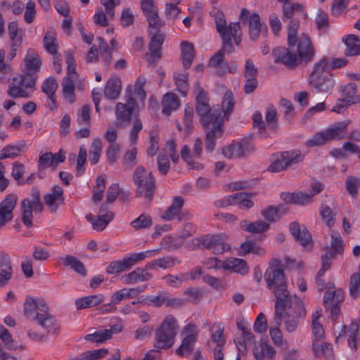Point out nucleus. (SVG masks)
Here are the masks:
<instances>
[{
	"label": "nucleus",
	"mask_w": 360,
	"mask_h": 360,
	"mask_svg": "<svg viewBox=\"0 0 360 360\" xmlns=\"http://www.w3.org/2000/svg\"><path fill=\"white\" fill-rule=\"evenodd\" d=\"M272 55L275 63H282L288 68H295L302 62H311L315 55V50L310 38L305 34L300 37L297 44V54L292 53L288 48L276 47Z\"/></svg>",
	"instance_id": "nucleus-1"
},
{
	"label": "nucleus",
	"mask_w": 360,
	"mask_h": 360,
	"mask_svg": "<svg viewBox=\"0 0 360 360\" xmlns=\"http://www.w3.org/2000/svg\"><path fill=\"white\" fill-rule=\"evenodd\" d=\"M24 314L28 319L34 320L47 333H58V322L56 318L49 313V307L43 298L27 297L24 304Z\"/></svg>",
	"instance_id": "nucleus-2"
},
{
	"label": "nucleus",
	"mask_w": 360,
	"mask_h": 360,
	"mask_svg": "<svg viewBox=\"0 0 360 360\" xmlns=\"http://www.w3.org/2000/svg\"><path fill=\"white\" fill-rule=\"evenodd\" d=\"M273 293L276 297L274 322L277 326L281 325L285 310L297 309L300 316L304 317L306 316V309L303 302L297 295L292 296L290 293L288 285L274 290Z\"/></svg>",
	"instance_id": "nucleus-3"
},
{
	"label": "nucleus",
	"mask_w": 360,
	"mask_h": 360,
	"mask_svg": "<svg viewBox=\"0 0 360 360\" xmlns=\"http://www.w3.org/2000/svg\"><path fill=\"white\" fill-rule=\"evenodd\" d=\"M195 89L198 91L195 98V111L200 117L202 127L208 128L212 123L224 121L221 117V110L211 108L207 94L200 86L199 82H196Z\"/></svg>",
	"instance_id": "nucleus-4"
},
{
	"label": "nucleus",
	"mask_w": 360,
	"mask_h": 360,
	"mask_svg": "<svg viewBox=\"0 0 360 360\" xmlns=\"http://www.w3.org/2000/svg\"><path fill=\"white\" fill-rule=\"evenodd\" d=\"M330 69V61L323 58L314 66L309 76V84L317 92L330 93L335 86L333 75H323V72Z\"/></svg>",
	"instance_id": "nucleus-5"
},
{
	"label": "nucleus",
	"mask_w": 360,
	"mask_h": 360,
	"mask_svg": "<svg viewBox=\"0 0 360 360\" xmlns=\"http://www.w3.org/2000/svg\"><path fill=\"white\" fill-rule=\"evenodd\" d=\"M132 180L136 185V197L150 202L153 199L155 189V180L153 174H148L143 167L138 166L133 173Z\"/></svg>",
	"instance_id": "nucleus-6"
},
{
	"label": "nucleus",
	"mask_w": 360,
	"mask_h": 360,
	"mask_svg": "<svg viewBox=\"0 0 360 360\" xmlns=\"http://www.w3.org/2000/svg\"><path fill=\"white\" fill-rule=\"evenodd\" d=\"M179 328L176 319L172 315H167L155 331V347L157 349L172 347Z\"/></svg>",
	"instance_id": "nucleus-7"
},
{
	"label": "nucleus",
	"mask_w": 360,
	"mask_h": 360,
	"mask_svg": "<svg viewBox=\"0 0 360 360\" xmlns=\"http://www.w3.org/2000/svg\"><path fill=\"white\" fill-rule=\"evenodd\" d=\"M350 120H346L333 124L326 131L318 132L313 135L306 142L308 147H314L325 145L332 141L342 139Z\"/></svg>",
	"instance_id": "nucleus-8"
},
{
	"label": "nucleus",
	"mask_w": 360,
	"mask_h": 360,
	"mask_svg": "<svg viewBox=\"0 0 360 360\" xmlns=\"http://www.w3.org/2000/svg\"><path fill=\"white\" fill-rule=\"evenodd\" d=\"M240 23H248V33L252 41L258 40L260 36L266 37L268 35V27L264 22H262L258 13H250V11L243 8L239 15Z\"/></svg>",
	"instance_id": "nucleus-9"
},
{
	"label": "nucleus",
	"mask_w": 360,
	"mask_h": 360,
	"mask_svg": "<svg viewBox=\"0 0 360 360\" xmlns=\"http://www.w3.org/2000/svg\"><path fill=\"white\" fill-rule=\"evenodd\" d=\"M160 250H150L139 253H133L129 257L123 258L122 260L111 262L106 268L108 274H115L131 269L138 262L143 260L146 257H153L157 255Z\"/></svg>",
	"instance_id": "nucleus-10"
},
{
	"label": "nucleus",
	"mask_w": 360,
	"mask_h": 360,
	"mask_svg": "<svg viewBox=\"0 0 360 360\" xmlns=\"http://www.w3.org/2000/svg\"><path fill=\"white\" fill-rule=\"evenodd\" d=\"M303 155L301 151L294 150L291 151H283L277 155L268 167L271 172H279L288 169L292 165L302 161Z\"/></svg>",
	"instance_id": "nucleus-11"
},
{
	"label": "nucleus",
	"mask_w": 360,
	"mask_h": 360,
	"mask_svg": "<svg viewBox=\"0 0 360 360\" xmlns=\"http://www.w3.org/2000/svg\"><path fill=\"white\" fill-rule=\"evenodd\" d=\"M200 244L214 255L223 254L231 250V245L223 235H207L201 239Z\"/></svg>",
	"instance_id": "nucleus-12"
},
{
	"label": "nucleus",
	"mask_w": 360,
	"mask_h": 360,
	"mask_svg": "<svg viewBox=\"0 0 360 360\" xmlns=\"http://www.w3.org/2000/svg\"><path fill=\"white\" fill-rule=\"evenodd\" d=\"M17 200L16 194L10 193L0 202V229L13 219Z\"/></svg>",
	"instance_id": "nucleus-13"
},
{
	"label": "nucleus",
	"mask_w": 360,
	"mask_h": 360,
	"mask_svg": "<svg viewBox=\"0 0 360 360\" xmlns=\"http://www.w3.org/2000/svg\"><path fill=\"white\" fill-rule=\"evenodd\" d=\"M44 210V205L41 202H31V200L25 198L21 201L20 210H21V220L24 225L27 227H32L33 226V212L35 213H40Z\"/></svg>",
	"instance_id": "nucleus-14"
},
{
	"label": "nucleus",
	"mask_w": 360,
	"mask_h": 360,
	"mask_svg": "<svg viewBox=\"0 0 360 360\" xmlns=\"http://www.w3.org/2000/svg\"><path fill=\"white\" fill-rule=\"evenodd\" d=\"M264 279L267 287L273 290L288 285L284 271L281 269L274 266L268 268L264 274Z\"/></svg>",
	"instance_id": "nucleus-15"
},
{
	"label": "nucleus",
	"mask_w": 360,
	"mask_h": 360,
	"mask_svg": "<svg viewBox=\"0 0 360 360\" xmlns=\"http://www.w3.org/2000/svg\"><path fill=\"white\" fill-rule=\"evenodd\" d=\"M264 279L267 287L273 290L288 285L284 271L281 269L274 266L268 268L264 274Z\"/></svg>",
	"instance_id": "nucleus-16"
},
{
	"label": "nucleus",
	"mask_w": 360,
	"mask_h": 360,
	"mask_svg": "<svg viewBox=\"0 0 360 360\" xmlns=\"http://www.w3.org/2000/svg\"><path fill=\"white\" fill-rule=\"evenodd\" d=\"M224 121L212 123L208 128L203 127L206 131L205 149L208 153L214 151L216 146V139L219 138L224 133Z\"/></svg>",
	"instance_id": "nucleus-17"
},
{
	"label": "nucleus",
	"mask_w": 360,
	"mask_h": 360,
	"mask_svg": "<svg viewBox=\"0 0 360 360\" xmlns=\"http://www.w3.org/2000/svg\"><path fill=\"white\" fill-rule=\"evenodd\" d=\"M289 230L295 240L303 248H307L312 246L313 242L311 235L306 226H300L297 222L294 221L290 224Z\"/></svg>",
	"instance_id": "nucleus-18"
},
{
	"label": "nucleus",
	"mask_w": 360,
	"mask_h": 360,
	"mask_svg": "<svg viewBox=\"0 0 360 360\" xmlns=\"http://www.w3.org/2000/svg\"><path fill=\"white\" fill-rule=\"evenodd\" d=\"M8 31L11 40V47L8 54V58L10 60H12L16 56L17 51L22 46V37L19 34L20 30L18 24L15 21L8 23Z\"/></svg>",
	"instance_id": "nucleus-19"
},
{
	"label": "nucleus",
	"mask_w": 360,
	"mask_h": 360,
	"mask_svg": "<svg viewBox=\"0 0 360 360\" xmlns=\"http://www.w3.org/2000/svg\"><path fill=\"white\" fill-rule=\"evenodd\" d=\"M44 199L51 212L53 213L56 212L59 205L64 203L63 188L58 185H55L52 188L51 193L46 194Z\"/></svg>",
	"instance_id": "nucleus-20"
},
{
	"label": "nucleus",
	"mask_w": 360,
	"mask_h": 360,
	"mask_svg": "<svg viewBox=\"0 0 360 360\" xmlns=\"http://www.w3.org/2000/svg\"><path fill=\"white\" fill-rule=\"evenodd\" d=\"M149 34L151 36V38L148 46L150 52L148 60L150 62L155 63L157 60L161 58V48L165 35L162 32H153Z\"/></svg>",
	"instance_id": "nucleus-21"
},
{
	"label": "nucleus",
	"mask_w": 360,
	"mask_h": 360,
	"mask_svg": "<svg viewBox=\"0 0 360 360\" xmlns=\"http://www.w3.org/2000/svg\"><path fill=\"white\" fill-rule=\"evenodd\" d=\"M216 29L219 34L222 45L224 46H231V39L230 38L229 25H226V20L224 14L221 11H217L215 14Z\"/></svg>",
	"instance_id": "nucleus-22"
},
{
	"label": "nucleus",
	"mask_w": 360,
	"mask_h": 360,
	"mask_svg": "<svg viewBox=\"0 0 360 360\" xmlns=\"http://www.w3.org/2000/svg\"><path fill=\"white\" fill-rule=\"evenodd\" d=\"M153 275L146 269L138 267L134 271L123 275L121 280L124 284H134L150 281Z\"/></svg>",
	"instance_id": "nucleus-23"
},
{
	"label": "nucleus",
	"mask_w": 360,
	"mask_h": 360,
	"mask_svg": "<svg viewBox=\"0 0 360 360\" xmlns=\"http://www.w3.org/2000/svg\"><path fill=\"white\" fill-rule=\"evenodd\" d=\"M7 94L9 96L16 98H30V93L23 84V78L20 75L13 77L11 82Z\"/></svg>",
	"instance_id": "nucleus-24"
},
{
	"label": "nucleus",
	"mask_w": 360,
	"mask_h": 360,
	"mask_svg": "<svg viewBox=\"0 0 360 360\" xmlns=\"http://www.w3.org/2000/svg\"><path fill=\"white\" fill-rule=\"evenodd\" d=\"M7 94L9 96L16 98H30V93L23 84V78L20 75L13 77L11 82Z\"/></svg>",
	"instance_id": "nucleus-25"
},
{
	"label": "nucleus",
	"mask_w": 360,
	"mask_h": 360,
	"mask_svg": "<svg viewBox=\"0 0 360 360\" xmlns=\"http://www.w3.org/2000/svg\"><path fill=\"white\" fill-rule=\"evenodd\" d=\"M283 17L284 22L288 20L297 19L298 16L304 14V6L302 4L295 3L292 0L283 2L282 6Z\"/></svg>",
	"instance_id": "nucleus-26"
},
{
	"label": "nucleus",
	"mask_w": 360,
	"mask_h": 360,
	"mask_svg": "<svg viewBox=\"0 0 360 360\" xmlns=\"http://www.w3.org/2000/svg\"><path fill=\"white\" fill-rule=\"evenodd\" d=\"M145 288V286H138L133 288H124L116 291L111 296V304H117L124 299L136 297L143 292Z\"/></svg>",
	"instance_id": "nucleus-27"
},
{
	"label": "nucleus",
	"mask_w": 360,
	"mask_h": 360,
	"mask_svg": "<svg viewBox=\"0 0 360 360\" xmlns=\"http://www.w3.org/2000/svg\"><path fill=\"white\" fill-rule=\"evenodd\" d=\"M221 266L225 270L244 275L248 271V266L245 260L239 258H229L222 262Z\"/></svg>",
	"instance_id": "nucleus-28"
},
{
	"label": "nucleus",
	"mask_w": 360,
	"mask_h": 360,
	"mask_svg": "<svg viewBox=\"0 0 360 360\" xmlns=\"http://www.w3.org/2000/svg\"><path fill=\"white\" fill-rule=\"evenodd\" d=\"M162 113L169 115L172 111L176 110L181 105L178 96L173 92H168L163 96L162 101Z\"/></svg>",
	"instance_id": "nucleus-29"
},
{
	"label": "nucleus",
	"mask_w": 360,
	"mask_h": 360,
	"mask_svg": "<svg viewBox=\"0 0 360 360\" xmlns=\"http://www.w3.org/2000/svg\"><path fill=\"white\" fill-rule=\"evenodd\" d=\"M240 226L241 229L249 233H262L269 229L270 224L262 220H257L254 222L248 220H242L240 222Z\"/></svg>",
	"instance_id": "nucleus-30"
},
{
	"label": "nucleus",
	"mask_w": 360,
	"mask_h": 360,
	"mask_svg": "<svg viewBox=\"0 0 360 360\" xmlns=\"http://www.w3.org/2000/svg\"><path fill=\"white\" fill-rule=\"evenodd\" d=\"M25 71L37 74L41 65V60L34 50L29 49L24 59Z\"/></svg>",
	"instance_id": "nucleus-31"
},
{
	"label": "nucleus",
	"mask_w": 360,
	"mask_h": 360,
	"mask_svg": "<svg viewBox=\"0 0 360 360\" xmlns=\"http://www.w3.org/2000/svg\"><path fill=\"white\" fill-rule=\"evenodd\" d=\"M340 91L347 104L360 103V95L357 94V86L355 83H349L345 86H342Z\"/></svg>",
	"instance_id": "nucleus-32"
},
{
	"label": "nucleus",
	"mask_w": 360,
	"mask_h": 360,
	"mask_svg": "<svg viewBox=\"0 0 360 360\" xmlns=\"http://www.w3.org/2000/svg\"><path fill=\"white\" fill-rule=\"evenodd\" d=\"M103 301V295H92L77 299L75 300V306L77 310H81L96 306Z\"/></svg>",
	"instance_id": "nucleus-33"
},
{
	"label": "nucleus",
	"mask_w": 360,
	"mask_h": 360,
	"mask_svg": "<svg viewBox=\"0 0 360 360\" xmlns=\"http://www.w3.org/2000/svg\"><path fill=\"white\" fill-rule=\"evenodd\" d=\"M27 145L24 141H19L15 145H8L5 146L1 151L0 158H14L19 155L21 153L25 152Z\"/></svg>",
	"instance_id": "nucleus-34"
},
{
	"label": "nucleus",
	"mask_w": 360,
	"mask_h": 360,
	"mask_svg": "<svg viewBox=\"0 0 360 360\" xmlns=\"http://www.w3.org/2000/svg\"><path fill=\"white\" fill-rule=\"evenodd\" d=\"M58 87V84L54 78L49 77L46 79L41 85V91L44 93L52 103V106H50L51 110L56 108V91Z\"/></svg>",
	"instance_id": "nucleus-35"
},
{
	"label": "nucleus",
	"mask_w": 360,
	"mask_h": 360,
	"mask_svg": "<svg viewBox=\"0 0 360 360\" xmlns=\"http://www.w3.org/2000/svg\"><path fill=\"white\" fill-rule=\"evenodd\" d=\"M252 352L256 360H264L265 356L271 360L276 353L274 347L265 342H262L258 346L255 345Z\"/></svg>",
	"instance_id": "nucleus-36"
},
{
	"label": "nucleus",
	"mask_w": 360,
	"mask_h": 360,
	"mask_svg": "<svg viewBox=\"0 0 360 360\" xmlns=\"http://www.w3.org/2000/svg\"><path fill=\"white\" fill-rule=\"evenodd\" d=\"M121 91V80L117 77H112L106 83L104 89V96L108 99L117 98Z\"/></svg>",
	"instance_id": "nucleus-37"
},
{
	"label": "nucleus",
	"mask_w": 360,
	"mask_h": 360,
	"mask_svg": "<svg viewBox=\"0 0 360 360\" xmlns=\"http://www.w3.org/2000/svg\"><path fill=\"white\" fill-rule=\"evenodd\" d=\"M347 49L345 54L347 56H356L360 54V39L354 34H348L342 38Z\"/></svg>",
	"instance_id": "nucleus-38"
},
{
	"label": "nucleus",
	"mask_w": 360,
	"mask_h": 360,
	"mask_svg": "<svg viewBox=\"0 0 360 360\" xmlns=\"http://www.w3.org/2000/svg\"><path fill=\"white\" fill-rule=\"evenodd\" d=\"M65 266H70L75 272L82 275H86V270L84 264L76 257L68 255L65 257H60Z\"/></svg>",
	"instance_id": "nucleus-39"
},
{
	"label": "nucleus",
	"mask_w": 360,
	"mask_h": 360,
	"mask_svg": "<svg viewBox=\"0 0 360 360\" xmlns=\"http://www.w3.org/2000/svg\"><path fill=\"white\" fill-rule=\"evenodd\" d=\"M313 352L316 357L324 356L330 360L333 357V351L330 344L323 342H317L316 340H314L312 345Z\"/></svg>",
	"instance_id": "nucleus-40"
},
{
	"label": "nucleus",
	"mask_w": 360,
	"mask_h": 360,
	"mask_svg": "<svg viewBox=\"0 0 360 360\" xmlns=\"http://www.w3.org/2000/svg\"><path fill=\"white\" fill-rule=\"evenodd\" d=\"M286 212L282 205L278 207L270 205L262 211V215L269 222H275L281 218L282 214Z\"/></svg>",
	"instance_id": "nucleus-41"
},
{
	"label": "nucleus",
	"mask_w": 360,
	"mask_h": 360,
	"mask_svg": "<svg viewBox=\"0 0 360 360\" xmlns=\"http://www.w3.org/2000/svg\"><path fill=\"white\" fill-rule=\"evenodd\" d=\"M181 49L183 65L185 68H189L193 61L194 46L188 41H183L181 44Z\"/></svg>",
	"instance_id": "nucleus-42"
},
{
	"label": "nucleus",
	"mask_w": 360,
	"mask_h": 360,
	"mask_svg": "<svg viewBox=\"0 0 360 360\" xmlns=\"http://www.w3.org/2000/svg\"><path fill=\"white\" fill-rule=\"evenodd\" d=\"M133 110L123 103H118L115 108V115L118 122L122 124H129L131 120Z\"/></svg>",
	"instance_id": "nucleus-43"
},
{
	"label": "nucleus",
	"mask_w": 360,
	"mask_h": 360,
	"mask_svg": "<svg viewBox=\"0 0 360 360\" xmlns=\"http://www.w3.org/2000/svg\"><path fill=\"white\" fill-rule=\"evenodd\" d=\"M195 337L194 334L186 335L180 345L176 349V354L179 356H188L191 354L194 345L195 343Z\"/></svg>",
	"instance_id": "nucleus-44"
},
{
	"label": "nucleus",
	"mask_w": 360,
	"mask_h": 360,
	"mask_svg": "<svg viewBox=\"0 0 360 360\" xmlns=\"http://www.w3.org/2000/svg\"><path fill=\"white\" fill-rule=\"evenodd\" d=\"M285 312L284 315L286 317V320L285 321V329L289 333L294 332L299 324V318L302 317L300 316L297 309L295 310H288Z\"/></svg>",
	"instance_id": "nucleus-45"
},
{
	"label": "nucleus",
	"mask_w": 360,
	"mask_h": 360,
	"mask_svg": "<svg viewBox=\"0 0 360 360\" xmlns=\"http://www.w3.org/2000/svg\"><path fill=\"white\" fill-rule=\"evenodd\" d=\"M224 328H219L212 335V340L213 342H217V345L214 349V360H223V345L224 341L222 340Z\"/></svg>",
	"instance_id": "nucleus-46"
},
{
	"label": "nucleus",
	"mask_w": 360,
	"mask_h": 360,
	"mask_svg": "<svg viewBox=\"0 0 360 360\" xmlns=\"http://www.w3.org/2000/svg\"><path fill=\"white\" fill-rule=\"evenodd\" d=\"M146 18L148 22V31L149 34L161 32L160 28L165 25V22L160 19L158 15V11L148 15Z\"/></svg>",
	"instance_id": "nucleus-47"
},
{
	"label": "nucleus",
	"mask_w": 360,
	"mask_h": 360,
	"mask_svg": "<svg viewBox=\"0 0 360 360\" xmlns=\"http://www.w3.org/2000/svg\"><path fill=\"white\" fill-rule=\"evenodd\" d=\"M222 153L226 158L229 159L245 157L240 142H233L229 146L223 149Z\"/></svg>",
	"instance_id": "nucleus-48"
},
{
	"label": "nucleus",
	"mask_w": 360,
	"mask_h": 360,
	"mask_svg": "<svg viewBox=\"0 0 360 360\" xmlns=\"http://www.w3.org/2000/svg\"><path fill=\"white\" fill-rule=\"evenodd\" d=\"M175 84L177 90L182 96H186L188 91V75L187 72L174 75Z\"/></svg>",
	"instance_id": "nucleus-49"
},
{
	"label": "nucleus",
	"mask_w": 360,
	"mask_h": 360,
	"mask_svg": "<svg viewBox=\"0 0 360 360\" xmlns=\"http://www.w3.org/2000/svg\"><path fill=\"white\" fill-rule=\"evenodd\" d=\"M240 255L245 256L249 253H252L255 255H262L264 250L255 243L252 241H245L240 246Z\"/></svg>",
	"instance_id": "nucleus-50"
},
{
	"label": "nucleus",
	"mask_w": 360,
	"mask_h": 360,
	"mask_svg": "<svg viewBox=\"0 0 360 360\" xmlns=\"http://www.w3.org/2000/svg\"><path fill=\"white\" fill-rule=\"evenodd\" d=\"M300 27V20L292 19L288 24V43L290 47H295L297 42V32Z\"/></svg>",
	"instance_id": "nucleus-51"
},
{
	"label": "nucleus",
	"mask_w": 360,
	"mask_h": 360,
	"mask_svg": "<svg viewBox=\"0 0 360 360\" xmlns=\"http://www.w3.org/2000/svg\"><path fill=\"white\" fill-rule=\"evenodd\" d=\"M101 151L102 143L101 139H94L89 150V162L91 165H96L98 162Z\"/></svg>",
	"instance_id": "nucleus-52"
},
{
	"label": "nucleus",
	"mask_w": 360,
	"mask_h": 360,
	"mask_svg": "<svg viewBox=\"0 0 360 360\" xmlns=\"http://www.w3.org/2000/svg\"><path fill=\"white\" fill-rule=\"evenodd\" d=\"M235 51L233 44L231 43V46H224L222 45V48L219 50L210 60L209 66L212 68H214L216 66L219 65L224 60V53L227 52L228 53H231Z\"/></svg>",
	"instance_id": "nucleus-53"
},
{
	"label": "nucleus",
	"mask_w": 360,
	"mask_h": 360,
	"mask_svg": "<svg viewBox=\"0 0 360 360\" xmlns=\"http://www.w3.org/2000/svg\"><path fill=\"white\" fill-rule=\"evenodd\" d=\"M45 50L52 54L58 53V45L56 44V34L53 32H47L43 39Z\"/></svg>",
	"instance_id": "nucleus-54"
},
{
	"label": "nucleus",
	"mask_w": 360,
	"mask_h": 360,
	"mask_svg": "<svg viewBox=\"0 0 360 360\" xmlns=\"http://www.w3.org/2000/svg\"><path fill=\"white\" fill-rule=\"evenodd\" d=\"M62 86L65 98L69 103H73L75 100V96L74 94L75 85L72 79L70 77H65L63 80Z\"/></svg>",
	"instance_id": "nucleus-55"
},
{
	"label": "nucleus",
	"mask_w": 360,
	"mask_h": 360,
	"mask_svg": "<svg viewBox=\"0 0 360 360\" xmlns=\"http://www.w3.org/2000/svg\"><path fill=\"white\" fill-rule=\"evenodd\" d=\"M266 122L269 129L276 131L278 127L276 110L273 105H269L266 109Z\"/></svg>",
	"instance_id": "nucleus-56"
},
{
	"label": "nucleus",
	"mask_w": 360,
	"mask_h": 360,
	"mask_svg": "<svg viewBox=\"0 0 360 360\" xmlns=\"http://www.w3.org/2000/svg\"><path fill=\"white\" fill-rule=\"evenodd\" d=\"M235 105V100L233 94L231 91H226L224 96V100L222 101L221 107L222 110L224 113V116L229 118V116L232 112Z\"/></svg>",
	"instance_id": "nucleus-57"
},
{
	"label": "nucleus",
	"mask_w": 360,
	"mask_h": 360,
	"mask_svg": "<svg viewBox=\"0 0 360 360\" xmlns=\"http://www.w3.org/2000/svg\"><path fill=\"white\" fill-rule=\"evenodd\" d=\"M0 338L9 350L14 351L18 349L17 342L13 339L8 330L2 325H0Z\"/></svg>",
	"instance_id": "nucleus-58"
},
{
	"label": "nucleus",
	"mask_w": 360,
	"mask_h": 360,
	"mask_svg": "<svg viewBox=\"0 0 360 360\" xmlns=\"http://www.w3.org/2000/svg\"><path fill=\"white\" fill-rule=\"evenodd\" d=\"M315 22L319 30L323 31V32H326L329 27V21L328 15L326 12L321 9H319L315 17Z\"/></svg>",
	"instance_id": "nucleus-59"
},
{
	"label": "nucleus",
	"mask_w": 360,
	"mask_h": 360,
	"mask_svg": "<svg viewBox=\"0 0 360 360\" xmlns=\"http://www.w3.org/2000/svg\"><path fill=\"white\" fill-rule=\"evenodd\" d=\"M360 292V274L356 272L352 274L349 281V295L355 299Z\"/></svg>",
	"instance_id": "nucleus-60"
},
{
	"label": "nucleus",
	"mask_w": 360,
	"mask_h": 360,
	"mask_svg": "<svg viewBox=\"0 0 360 360\" xmlns=\"http://www.w3.org/2000/svg\"><path fill=\"white\" fill-rule=\"evenodd\" d=\"M130 224L136 230L146 229L152 226V218L149 215L142 214Z\"/></svg>",
	"instance_id": "nucleus-61"
},
{
	"label": "nucleus",
	"mask_w": 360,
	"mask_h": 360,
	"mask_svg": "<svg viewBox=\"0 0 360 360\" xmlns=\"http://www.w3.org/2000/svg\"><path fill=\"white\" fill-rule=\"evenodd\" d=\"M230 38L233 37L236 46H239L242 41V32L240 22H231L229 24Z\"/></svg>",
	"instance_id": "nucleus-62"
},
{
	"label": "nucleus",
	"mask_w": 360,
	"mask_h": 360,
	"mask_svg": "<svg viewBox=\"0 0 360 360\" xmlns=\"http://www.w3.org/2000/svg\"><path fill=\"white\" fill-rule=\"evenodd\" d=\"M136 155L137 149L135 147L131 150L127 151L123 156V164L129 169L134 167L137 165Z\"/></svg>",
	"instance_id": "nucleus-63"
},
{
	"label": "nucleus",
	"mask_w": 360,
	"mask_h": 360,
	"mask_svg": "<svg viewBox=\"0 0 360 360\" xmlns=\"http://www.w3.org/2000/svg\"><path fill=\"white\" fill-rule=\"evenodd\" d=\"M120 147L117 143L110 144L106 149L107 160L110 165L115 164L120 154Z\"/></svg>",
	"instance_id": "nucleus-64"
}]
</instances>
